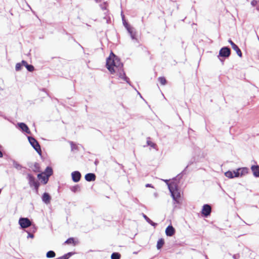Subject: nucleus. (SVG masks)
Listing matches in <instances>:
<instances>
[{
    "mask_svg": "<svg viewBox=\"0 0 259 259\" xmlns=\"http://www.w3.org/2000/svg\"><path fill=\"white\" fill-rule=\"evenodd\" d=\"M114 68L116 67L118 71V75L120 78L125 81L127 83L128 82V78L125 76L123 69H122V64L120 63V60L114 55ZM116 72L115 69L114 68V73Z\"/></svg>",
    "mask_w": 259,
    "mask_h": 259,
    "instance_id": "f257e3e1",
    "label": "nucleus"
},
{
    "mask_svg": "<svg viewBox=\"0 0 259 259\" xmlns=\"http://www.w3.org/2000/svg\"><path fill=\"white\" fill-rule=\"evenodd\" d=\"M169 190L171 193L173 200L177 203H179L181 196V191L178 188L177 184H172L169 185Z\"/></svg>",
    "mask_w": 259,
    "mask_h": 259,
    "instance_id": "f03ea898",
    "label": "nucleus"
},
{
    "mask_svg": "<svg viewBox=\"0 0 259 259\" xmlns=\"http://www.w3.org/2000/svg\"><path fill=\"white\" fill-rule=\"evenodd\" d=\"M53 169L51 167H47L44 172H42L37 175V178L40 180L44 184H46L49 177L53 174Z\"/></svg>",
    "mask_w": 259,
    "mask_h": 259,
    "instance_id": "7ed1b4c3",
    "label": "nucleus"
},
{
    "mask_svg": "<svg viewBox=\"0 0 259 259\" xmlns=\"http://www.w3.org/2000/svg\"><path fill=\"white\" fill-rule=\"evenodd\" d=\"M27 179L28 181V183L30 187H34L36 193H38V188L39 187V183L36 180L34 177L31 174H28L27 176Z\"/></svg>",
    "mask_w": 259,
    "mask_h": 259,
    "instance_id": "20e7f679",
    "label": "nucleus"
},
{
    "mask_svg": "<svg viewBox=\"0 0 259 259\" xmlns=\"http://www.w3.org/2000/svg\"><path fill=\"white\" fill-rule=\"evenodd\" d=\"M106 66L111 73H112L113 71V53L112 51H111L109 56L107 58Z\"/></svg>",
    "mask_w": 259,
    "mask_h": 259,
    "instance_id": "39448f33",
    "label": "nucleus"
},
{
    "mask_svg": "<svg viewBox=\"0 0 259 259\" xmlns=\"http://www.w3.org/2000/svg\"><path fill=\"white\" fill-rule=\"evenodd\" d=\"M28 140L34 149L39 153H41L40 146L38 142L33 137H28Z\"/></svg>",
    "mask_w": 259,
    "mask_h": 259,
    "instance_id": "423d86ee",
    "label": "nucleus"
},
{
    "mask_svg": "<svg viewBox=\"0 0 259 259\" xmlns=\"http://www.w3.org/2000/svg\"><path fill=\"white\" fill-rule=\"evenodd\" d=\"M19 223L22 228H26L31 225V221L28 218H20Z\"/></svg>",
    "mask_w": 259,
    "mask_h": 259,
    "instance_id": "0eeeda50",
    "label": "nucleus"
},
{
    "mask_svg": "<svg viewBox=\"0 0 259 259\" xmlns=\"http://www.w3.org/2000/svg\"><path fill=\"white\" fill-rule=\"evenodd\" d=\"M248 172V168L247 167H241L236 169V173L235 176H237L238 177H242Z\"/></svg>",
    "mask_w": 259,
    "mask_h": 259,
    "instance_id": "6e6552de",
    "label": "nucleus"
},
{
    "mask_svg": "<svg viewBox=\"0 0 259 259\" xmlns=\"http://www.w3.org/2000/svg\"><path fill=\"white\" fill-rule=\"evenodd\" d=\"M230 55V50L227 47L222 48L219 52V56L228 57Z\"/></svg>",
    "mask_w": 259,
    "mask_h": 259,
    "instance_id": "1a4fd4ad",
    "label": "nucleus"
},
{
    "mask_svg": "<svg viewBox=\"0 0 259 259\" xmlns=\"http://www.w3.org/2000/svg\"><path fill=\"white\" fill-rule=\"evenodd\" d=\"M123 23L126 29L127 30L128 33L130 34L131 37L132 39H135V33L133 31V28L131 27L124 20L123 17H122Z\"/></svg>",
    "mask_w": 259,
    "mask_h": 259,
    "instance_id": "9d476101",
    "label": "nucleus"
},
{
    "mask_svg": "<svg viewBox=\"0 0 259 259\" xmlns=\"http://www.w3.org/2000/svg\"><path fill=\"white\" fill-rule=\"evenodd\" d=\"M210 212H211V207L209 205L205 204L203 206L202 211H201L202 214L207 217L208 215H209Z\"/></svg>",
    "mask_w": 259,
    "mask_h": 259,
    "instance_id": "9b49d317",
    "label": "nucleus"
},
{
    "mask_svg": "<svg viewBox=\"0 0 259 259\" xmlns=\"http://www.w3.org/2000/svg\"><path fill=\"white\" fill-rule=\"evenodd\" d=\"M71 176L72 180L74 182H78L80 179L81 174L79 171H75L72 172Z\"/></svg>",
    "mask_w": 259,
    "mask_h": 259,
    "instance_id": "f8f14e48",
    "label": "nucleus"
},
{
    "mask_svg": "<svg viewBox=\"0 0 259 259\" xmlns=\"http://www.w3.org/2000/svg\"><path fill=\"white\" fill-rule=\"evenodd\" d=\"M229 42L231 44L232 49L236 51V53L239 57L242 56V53L241 50L238 47V46L235 45L231 40H229Z\"/></svg>",
    "mask_w": 259,
    "mask_h": 259,
    "instance_id": "ddd939ff",
    "label": "nucleus"
},
{
    "mask_svg": "<svg viewBox=\"0 0 259 259\" xmlns=\"http://www.w3.org/2000/svg\"><path fill=\"white\" fill-rule=\"evenodd\" d=\"M251 170L254 177H259V166L257 165H253L251 166Z\"/></svg>",
    "mask_w": 259,
    "mask_h": 259,
    "instance_id": "4468645a",
    "label": "nucleus"
},
{
    "mask_svg": "<svg viewBox=\"0 0 259 259\" xmlns=\"http://www.w3.org/2000/svg\"><path fill=\"white\" fill-rule=\"evenodd\" d=\"M175 233V229L171 225L168 226L165 229V234L167 236H172Z\"/></svg>",
    "mask_w": 259,
    "mask_h": 259,
    "instance_id": "2eb2a0df",
    "label": "nucleus"
},
{
    "mask_svg": "<svg viewBox=\"0 0 259 259\" xmlns=\"http://www.w3.org/2000/svg\"><path fill=\"white\" fill-rule=\"evenodd\" d=\"M96 178V175L93 173H89L85 175V179L88 182L94 181Z\"/></svg>",
    "mask_w": 259,
    "mask_h": 259,
    "instance_id": "dca6fc26",
    "label": "nucleus"
},
{
    "mask_svg": "<svg viewBox=\"0 0 259 259\" xmlns=\"http://www.w3.org/2000/svg\"><path fill=\"white\" fill-rule=\"evenodd\" d=\"M236 173V170L233 171H228L225 173V175L226 177L229 179H233L234 178H237V176H235Z\"/></svg>",
    "mask_w": 259,
    "mask_h": 259,
    "instance_id": "f3484780",
    "label": "nucleus"
},
{
    "mask_svg": "<svg viewBox=\"0 0 259 259\" xmlns=\"http://www.w3.org/2000/svg\"><path fill=\"white\" fill-rule=\"evenodd\" d=\"M42 201L46 204H49L51 201V196L47 193H44L42 196Z\"/></svg>",
    "mask_w": 259,
    "mask_h": 259,
    "instance_id": "a211bd4d",
    "label": "nucleus"
},
{
    "mask_svg": "<svg viewBox=\"0 0 259 259\" xmlns=\"http://www.w3.org/2000/svg\"><path fill=\"white\" fill-rule=\"evenodd\" d=\"M19 126L21 128V129L26 132V133L30 134V132L28 127V126L24 123H19Z\"/></svg>",
    "mask_w": 259,
    "mask_h": 259,
    "instance_id": "6ab92c4d",
    "label": "nucleus"
},
{
    "mask_svg": "<svg viewBox=\"0 0 259 259\" xmlns=\"http://www.w3.org/2000/svg\"><path fill=\"white\" fill-rule=\"evenodd\" d=\"M22 64L23 65V66H24L27 68V69L29 71L32 72L34 71V67H33V66H32V65L28 64V63H27L26 61H25L24 60H22Z\"/></svg>",
    "mask_w": 259,
    "mask_h": 259,
    "instance_id": "aec40b11",
    "label": "nucleus"
},
{
    "mask_svg": "<svg viewBox=\"0 0 259 259\" xmlns=\"http://www.w3.org/2000/svg\"><path fill=\"white\" fill-rule=\"evenodd\" d=\"M77 241L74 238H68L65 242V244H68V245H75L77 243Z\"/></svg>",
    "mask_w": 259,
    "mask_h": 259,
    "instance_id": "412c9836",
    "label": "nucleus"
},
{
    "mask_svg": "<svg viewBox=\"0 0 259 259\" xmlns=\"http://www.w3.org/2000/svg\"><path fill=\"white\" fill-rule=\"evenodd\" d=\"M32 170L35 172H38L40 171V167L39 163H35L32 167Z\"/></svg>",
    "mask_w": 259,
    "mask_h": 259,
    "instance_id": "4be33fe9",
    "label": "nucleus"
},
{
    "mask_svg": "<svg viewBox=\"0 0 259 259\" xmlns=\"http://www.w3.org/2000/svg\"><path fill=\"white\" fill-rule=\"evenodd\" d=\"M164 240L163 239H160L158 240L157 243V248L158 249H160L164 244Z\"/></svg>",
    "mask_w": 259,
    "mask_h": 259,
    "instance_id": "5701e85b",
    "label": "nucleus"
},
{
    "mask_svg": "<svg viewBox=\"0 0 259 259\" xmlns=\"http://www.w3.org/2000/svg\"><path fill=\"white\" fill-rule=\"evenodd\" d=\"M143 217L145 219V220L150 224L153 226H155L156 224L153 222L148 217H147L145 214H143Z\"/></svg>",
    "mask_w": 259,
    "mask_h": 259,
    "instance_id": "b1692460",
    "label": "nucleus"
},
{
    "mask_svg": "<svg viewBox=\"0 0 259 259\" xmlns=\"http://www.w3.org/2000/svg\"><path fill=\"white\" fill-rule=\"evenodd\" d=\"M251 5L253 7H256L257 10L259 11V6H258V5H259V1L253 0L251 2Z\"/></svg>",
    "mask_w": 259,
    "mask_h": 259,
    "instance_id": "393cba45",
    "label": "nucleus"
},
{
    "mask_svg": "<svg viewBox=\"0 0 259 259\" xmlns=\"http://www.w3.org/2000/svg\"><path fill=\"white\" fill-rule=\"evenodd\" d=\"M56 255V254L54 251H49L46 254V256L48 258H52L55 257Z\"/></svg>",
    "mask_w": 259,
    "mask_h": 259,
    "instance_id": "a878e982",
    "label": "nucleus"
},
{
    "mask_svg": "<svg viewBox=\"0 0 259 259\" xmlns=\"http://www.w3.org/2000/svg\"><path fill=\"white\" fill-rule=\"evenodd\" d=\"M22 66H23V65L22 64V62L21 63H17L15 66L16 70L17 71L21 70Z\"/></svg>",
    "mask_w": 259,
    "mask_h": 259,
    "instance_id": "bb28decb",
    "label": "nucleus"
},
{
    "mask_svg": "<svg viewBox=\"0 0 259 259\" xmlns=\"http://www.w3.org/2000/svg\"><path fill=\"white\" fill-rule=\"evenodd\" d=\"M158 81L162 85H165L166 83V80L165 78L162 77H159Z\"/></svg>",
    "mask_w": 259,
    "mask_h": 259,
    "instance_id": "cd10ccee",
    "label": "nucleus"
},
{
    "mask_svg": "<svg viewBox=\"0 0 259 259\" xmlns=\"http://www.w3.org/2000/svg\"><path fill=\"white\" fill-rule=\"evenodd\" d=\"M147 144L148 145L151 146V147L155 148V144L152 142H151L150 140H149V139L147 140Z\"/></svg>",
    "mask_w": 259,
    "mask_h": 259,
    "instance_id": "c85d7f7f",
    "label": "nucleus"
},
{
    "mask_svg": "<svg viewBox=\"0 0 259 259\" xmlns=\"http://www.w3.org/2000/svg\"><path fill=\"white\" fill-rule=\"evenodd\" d=\"M162 180L166 183V184L167 185L168 188H169V185H171L172 184H176V183L175 182H174V181H172L171 183H169V180Z\"/></svg>",
    "mask_w": 259,
    "mask_h": 259,
    "instance_id": "c756f323",
    "label": "nucleus"
},
{
    "mask_svg": "<svg viewBox=\"0 0 259 259\" xmlns=\"http://www.w3.org/2000/svg\"><path fill=\"white\" fill-rule=\"evenodd\" d=\"M120 254L118 253L114 252V259H120Z\"/></svg>",
    "mask_w": 259,
    "mask_h": 259,
    "instance_id": "7c9ffc66",
    "label": "nucleus"
},
{
    "mask_svg": "<svg viewBox=\"0 0 259 259\" xmlns=\"http://www.w3.org/2000/svg\"><path fill=\"white\" fill-rule=\"evenodd\" d=\"M146 187H151V188H153V186L150 184H147L146 185Z\"/></svg>",
    "mask_w": 259,
    "mask_h": 259,
    "instance_id": "2f4dec72",
    "label": "nucleus"
},
{
    "mask_svg": "<svg viewBox=\"0 0 259 259\" xmlns=\"http://www.w3.org/2000/svg\"><path fill=\"white\" fill-rule=\"evenodd\" d=\"M3 157V153L1 152V151H0V157Z\"/></svg>",
    "mask_w": 259,
    "mask_h": 259,
    "instance_id": "473e14b6",
    "label": "nucleus"
},
{
    "mask_svg": "<svg viewBox=\"0 0 259 259\" xmlns=\"http://www.w3.org/2000/svg\"><path fill=\"white\" fill-rule=\"evenodd\" d=\"M78 188H79L78 186H76V187H74L75 190H74V191H75V190H77Z\"/></svg>",
    "mask_w": 259,
    "mask_h": 259,
    "instance_id": "72a5a7b5",
    "label": "nucleus"
},
{
    "mask_svg": "<svg viewBox=\"0 0 259 259\" xmlns=\"http://www.w3.org/2000/svg\"><path fill=\"white\" fill-rule=\"evenodd\" d=\"M78 188H79L78 186H76V187H74L75 190H74V191H75V190H77Z\"/></svg>",
    "mask_w": 259,
    "mask_h": 259,
    "instance_id": "f704fd0d",
    "label": "nucleus"
},
{
    "mask_svg": "<svg viewBox=\"0 0 259 259\" xmlns=\"http://www.w3.org/2000/svg\"><path fill=\"white\" fill-rule=\"evenodd\" d=\"M111 258L113 259V253H112L111 255Z\"/></svg>",
    "mask_w": 259,
    "mask_h": 259,
    "instance_id": "c9c22d12",
    "label": "nucleus"
},
{
    "mask_svg": "<svg viewBox=\"0 0 259 259\" xmlns=\"http://www.w3.org/2000/svg\"><path fill=\"white\" fill-rule=\"evenodd\" d=\"M258 6H259V5H258Z\"/></svg>",
    "mask_w": 259,
    "mask_h": 259,
    "instance_id": "e433bc0d",
    "label": "nucleus"
}]
</instances>
